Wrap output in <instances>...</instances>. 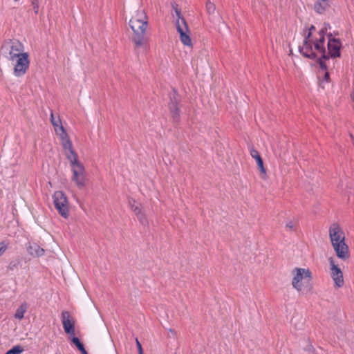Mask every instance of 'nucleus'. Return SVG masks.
<instances>
[{
  "label": "nucleus",
  "mask_w": 354,
  "mask_h": 354,
  "mask_svg": "<svg viewBox=\"0 0 354 354\" xmlns=\"http://www.w3.org/2000/svg\"><path fill=\"white\" fill-rule=\"evenodd\" d=\"M250 156L256 160L257 161L258 159H262L259 153L258 152L257 150H256L254 148H251L250 150Z\"/></svg>",
  "instance_id": "obj_22"
},
{
  "label": "nucleus",
  "mask_w": 354,
  "mask_h": 354,
  "mask_svg": "<svg viewBox=\"0 0 354 354\" xmlns=\"http://www.w3.org/2000/svg\"><path fill=\"white\" fill-rule=\"evenodd\" d=\"M257 162V166H258V168L261 172V178L263 179H266V176H267V174H266V168L264 167V165H263V161L262 159H258Z\"/></svg>",
  "instance_id": "obj_20"
},
{
  "label": "nucleus",
  "mask_w": 354,
  "mask_h": 354,
  "mask_svg": "<svg viewBox=\"0 0 354 354\" xmlns=\"http://www.w3.org/2000/svg\"><path fill=\"white\" fill-rule=\"evenodd\" d=\"M326 28H324L318 32L316 38L304 37L302 45L299 46L300 53L306 57L314 59L318 57L328 59L326 55L324 47L325 33Z\"/></svg>",
  "instance_id": "obj_2"
},
{
  "label": "nucleus",
  "mask_w": 354,
  "mask_h": 354,
  "mask_svg": "<svg viewBox=\"0 0 354 354\" xmlns=\"http://www.w3.org/2000/svg\"><path fill=\"white\" fill-rule=\"evenodd\" d=\"M325 71V74H324V80L326 81H328V79H329V73L327 71Z\"/></svg>",
  "instance_id": "obj_30"
},
{
  "label": "nucleus",
  "mask_w": 354,
  "mask_h": 354,
  "mask_svg": "<svg viewBox=\"0 0 354 354\" xmlns=\"http://www.w3.org/2000/svg\"><path fill=\"white\" fill-rule=\"evenodd\" d=\"M179 101L174 97L171 99V102L169 104V109L171 114V117L175 122H178L180 120V110H179Z\"/></svg>",
  "instance_id": "obj_14"
},
{
  "label": "nucleus",
  "mask_w": 354,
  "mask_h": 354,
  "mask_svg": "<svg viewBox=\"0 0 354 354\" xmlns=\"http://www.w3.org/2000/svg\"><path fill=\"white\" fill-rule=\"evenodd\" d=\"M51 123L57 135H58L60 138L64 151L73 148V146L72 142L71 141L68 133L65 131L59 117H57V118L55 121H52Z\"/></svg>",
  "instance_id": "obj_9"
},
{
  "label": "nucleus",
  "mask_w": 354,
  "mask_h": 354,
  "mask_svg": "<svg viewBox=\"0 0 354 354\" xmlns=\"http://www.w3.org/2000/svg\"><path fill=\"white\" fill-rule=\"evenodd\" d=\"M57 118H55L54 117V114H53V112L51 111L50 112V122H52V121H55Z\"/></svg>",
  "instance_id": "obj_31"
},
{
  "label": "nucleus",
  "mask_w": 354,
  "mask_h": 354,
  "mask_svg": "<svg viewBox=\"0 0 354 354\" xmlns=\"http://www.w3.org/2000/svg\"><path fill=\"white\" fill-rule=\"evenodd\" d=\"M24 52V46L17 39H8L3 41L0 48V56L4 59L15 62L17 57Z\"/></svg>",
  "instance_id": "obj_6"
},
{
  "label": "nucleus",
  "mask_w": 354,
  "mask_h": 354,
  "mask_svg": "<svg viewBox=\"0 0 354 354\" xmlns=\"http://www.w3.org/2000/svg\"><path fill=\"white\" fill-rule=\"evenodd\" d=\"M330 265V277L333 279L335 288H341L344 286V281L341 269L334 262L333 258L329 259Z\"/></svg>",
  "instance_id": "obj_12"
},
{
  "label": "nucleus",
  "mask_w": 354,
  "mask_h": 354,
  "mask_svg": "<svg viewBox=\"0 0 354 354\" xmlns=\"http://www.w3.org/2000/svg\"><path fill=\"white\" fill-rule=\"evenodd\" d=\"M315 30V26L312 25L309 29H308V33L305 35L304 37H308V38H316L318 37L317 36H315L313 35V32Z\"/></svg>",
  "instance_id": "obj_23"
},
{
  "label": "nucleus",
  "mask_w": 354,
  "mask_h": 354,
  "mask_svg": "<svg viewBox=\"0 0 354 354\" xmlns=\"http://www.w3.org/2000/svg\"><path fill=\"white\" fill-rule=\"evenodd\" d=\"M27 310V304L26 303L21 304L17 309L15 314V318L21 320L24 318V314Z\"/></svg>",
  "instance_id": "obj_19"
},
{
  "label": "nucleus",
  "mask_w": 354,
  "mask_h": 354,
  "mask_svg": "<svg viewBox=\"0 0 354 354\" xmlns=\"http://www.w3.org/2000/svg\"><path fill=\"white\" fill-rule=\"evenodd\" d=\"M327 46L329 55L328 57H330L332 58H337L340 57L342 43L339 39L333 38L331 37V35H330L328 37Z\"/></svg>",
  "instance_id": "obj_13"
},
{
  "label": "nucleus",
  "mask_w": 354,
  "mask_h": 354,
  "mask_svg": "<svg viewBox=\"0 0 354 354\" xmlns=\"http://www.w3.org/2000/svg\"><path fill=\"white\" fill-rule=\"evenodd\" d=\"M319 64L320 68L324 71H327V65L325 62V60H328V59H324L323 57H319Z\"/></svg>",
  "instance_id": "obj_25"
},
{
  "label": "nucleus",
  "mask_w": 354,
  "mask_h": 354,
  "mask_svg": "<svg viewBox=\"0 0 354 354\" xmlns=\"http://www.w3.org/2000/svg\"><path fill=\"white\" fill-rule=\"evenodd\" d=\"M61 318L64 332L68 335V337L74 336L75 335V318L66 310L62 312Z\"/></svg>",
  "instance_id": "obj_11"
},
{
  "label": "nucleus",
  "mask_w": 354,
  "mask_h": 354,
  "mask_svg": "<svg viewBox=\"0 0 354 354\" xmlns=\"http://www.w3.org/2000/svg\"><path fill=\"white\" fill-rule=\"evenodd\" d=\"M206 8L209 14L214 13L216 9L214 4L210 1L207 3Z\"/></svg>",
  "instance_id": "obj_24"
},
{
  "label": "nucleus",
  "mask_w": 354,
  "mask_h": 354,
  "mask_svg": "<svg viewBox=\"0 0 354 354\" xmlns=\"http://www.w3.org/2000/svg\"><path fill=\"white\" fill-rule=\"evenodd\" d=\"M136 346L138 348V354H142L143 349H142V345L138 338H136Z\"/></svg>",
  "instance_id": "obj_28"
},
{
  "label": "nucleus",
  "mask_w": 354,
  "mask_h": 354,
  "mask_svg": "<svg viewBox=\"0 0 354 354\" xmlns=\"http://www.w3.org/2000/svg\"><path fill=\"white\" fill-rule=\"evenodd\" d=\"M24 351V349L22 346L17 345L8 350L5 354H21Z\"/></svg>",
  "instance_id": "obj_21"
},
{
  "label": "nucleus",
  "mask_w": 354,
  "mask_h": 354,
  "mask_svg": "<svg viewBox=\"0 0 354 354\" xmlns=\"http://www.w3.org/2000/svg\"><path fill=\"white\" fill-rule=\"evenodd\" d=\"M292 286L298 292H304L310 286L312 273L309 269L295 268L292 270Z\"/></svg>",
  "instance_id": "obj_5"
},
{
  "label": "nucleus",
  "mask_w": 354,
  "mask_h": 354,
  "mask_svg": "<svg viewBox=\"0 0 354 354\" xmlns=\"http://www.w3.org/2000/svg\"><path fill=\"white\" fill-rule=\"evenodd\" d=\"M331 0H317L314 3V10L318 14H323L330 7Z\"/></svg>",
  "instance_id": "obj_15"
},
{
  "label": "nucleus",
  "mask_w": 354,
  "mask_h": 354,
  "mask_svg": "<svg viewBox=\"0 0 354 354\" xmlns=\"http://www.w3.org/2000/svg\"><path fill=\"white\" fill-rule=\"evenodd\" d=\"M129 25L133 32L132 42L134 49L138 50L142 48L148 51L149 44L145 35L149 28V19L145 10L139 9L135 11L131 17Z\"/></svg>",
  "instance_id": "obj_1"
},
{
  "label": "nucleus",
  "mask_w": 354,
  "mask_h": 354,
  "mask_svg": "<svg viewBox=\"0 0 354 354\" xmlns=\"http://www.w3.org/2000/svg\"><path fill=\"white\" fill-rule=\"evenodd\" d=\"M64 152L70 162L72 171L71 180L79 189L84 188L87 185L88 178L84 166L78 160L77 153L73 147Z\"/></svg>",
  "instance_id": "obj_3"
},
{
  "label": "nucleus",
  "mask_w": 354,
  "mask_h": 354,
  "mask_svg": "<svg viewBox=\"0 0 354 354\" xmlns=\"http://www.w3.org/2000/svg\"><path fill=\"white\" fill-rule=\"evenodd\" d=\"M178 15H180L178 12H176ZM177 31L180 35V40L183 45L192 48V41L190 37V31L189 27L184 18L178 16V19L176 21Z\"/></svg>",
  "instance_id": "obj_8"
},
{
  "label": "nucleus",
  "mask_w": 354,
  "mask_h": 354,
  "mask_svg": "<svg viewBox=\"0 0 354 354\" xmlns=\"http://www.w3.org/2000/svg\"><path fill=\"white\" fill-rule=\"evenodd\" d=\"M55 207L64 218L69 215V205L66 194L62 191H57L53 196Z\"/></svg>",
  "instance_id": "obj_7"
},
{
  "label": "nucleus",
  "mask_w": 354,
  "mask_h": 354,
  "mask_svg": "<svg viewBox=\"0 0 354 354\" xmlns=\"http://www.w3.org/2000/svg\"><path fill=\"white\" fill-rule=\"evenodd\" d=\"M28 252L32 256L41 257L44 254L45 250L37 244H32L28 247Z\"/></svg>",
  "instance_id": "obj_17"
},
{
  "label": "nucleus",
  "mask_w": 354,
  "mask_h": 354,
  "mask_svg": "<svg viewBox=\"0 0 354 354\" xmlns=\"http://www.w3.org/2000/svg\"><path fill=\"white\" fill-rule=\"evenodd\" d=\"M131 209L136 215L138 219L143 223L146 221L145 216L142 212V209L140 205L136 204L135 202L133 204H131Z\"/></svg>",
  "instance_id": "obj_16"
},
{
  "label": "nucleus",
  "mask_w": 354,
  "mask_h": 354,
  "mask_svg": "<svg viewBox=\"0 0 354 354\" xmlns=\"http://www.w3.org/2000/svg\"><path fill=\"white\" fill-rule=\"evenodd\" d=\"M286 228L288 230H295V223L293 221H288L286 223Z\"/></svg>",
  "instance_id": "obj_27"
},
{
  "label": "nucleus",
  "mask_w": 354,
  "mask_h": 354,
  "mask_svg": "<svg viewBox=\"0 0 354 354\" xmlns=\"http://www.w3.org/2000/svg\"><path fill=\"white\" fill-rule=\"evenodd\" d=\"M8 249V244L4 241L0 243V257Z\"/></svg>",
  "instance_id": "obj_26"
},
{
  "label": "nucleus",
  "mask_w": 354,
  "mask_h": 354,
  "mask_svg": "<svg viewBox=\"0 0 354 354\" xmlns=\"http://www.w3.org/2000/svg\"><path fill=\"white\" fill-rule=\"evenodd\" d=\"M329 236L338 258L346 260L349 257L348 247L345 243V234L340 226L333 223L329 228Z\"/></svg>",
  "instance_id": "obj_4"
},
{
  "label": "nucleus",
  "mask_w": 354,
  "mask_h": 354,
  "mask_svg": "<svg viewBox=\"0 0 354 354\" xmlns=\"http://www.w3.org/2000/svg\"><path fill=\"white\" fill-rule=\"evenodd\" d=\"M170 331L174 333V330H173L172 329H170Z\"/></svg>",
  "instance_id": "obj_32"
},
{
  "label": "nucleus",
  "mask_w": 354,
  "mask_h": 354,
  "mask_svg": "<svg viewBox=\"0 0 354 354\" xmlns=\"http://www.w3.org/2000/svg\"><path fill=\"white\" fill-rule=\"evenodd\" d=\"M14 62V75L17 77L24 75L26 73L30 64L28 54L24 52L17 57Z\"/></svg>",
  "instance_id": "obj_10"
},
{
  "label": "nucleus",
  "mask_w": 354,
  "mask_h": 354,
  "mask_svg": "<svg viewBox=\"0 0 354 354\" xmlns=\"http://www.w3.org/2000/svg\"><path fill=\"white\" fill-rule=\"evenodd\" d=\"M32 4L33 6V9H34V12L35 14H37L38 13V11H39V3H38V0H34L32 2Z\"/></svg>",
  "instance_id": "obj_29"
},
{
  "label": "nucleus",
  "mask_w": 354,
  "mask_h": 354,
  "mask_svg": "<svg viewBox=\"0 0 354 354\" xmlns=\"http://www.w3.org/2000/svg\"><path fill=\"white\" fill-rule=\"evenodd\" d=\"M71 342L77 348V349L82 353V354H88L84 348L83 344L80 341L77 337L74 336L68 337Z\"/></svg>",
  "instance_id": "obj_18"
}]
</instances>
